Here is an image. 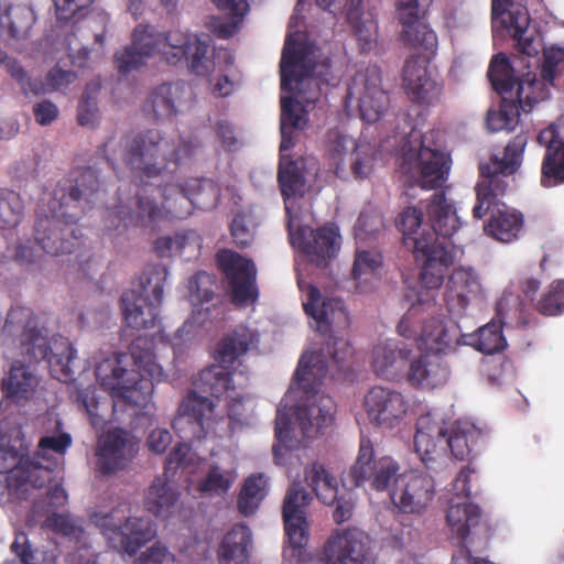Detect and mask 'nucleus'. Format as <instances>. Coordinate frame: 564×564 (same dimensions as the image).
<instances>
[{"label": "nucleus", "instance_id": "f257e3e1", "mask_svg": "<svg viewBox=\"0 0 564 564\" xmlns=\"http://www.w3.org/2000/svg\"><path fill=\"white\" fill-rule=\"evenodd\" d=\"M102 151L113 171L121 161L140 187L131 206L108 212L111 225L118 219L116 229L153 228L163 218L164 210L172 217L185 218L194 207L207 205L205 194L213 202L218 197V189L210 180L193 178L185 185L169 183L181 161L194 152L188 141L171 142L159 130L148 129L128 133L119 141L109 139Z\"/></svg>", "mask_w": 564, "mask_h": 564}, {"label": "nucleus", "instance_id": "f03ea898", "mask_svg": "<svg viewBox=\"0 0 564 564\" xmlns=\"http://www.w3.org/2000/svg\"><path fill=\"white\" fill-rule=\"evenodd\" d=\"M328 356L339 371L349 367L354 356V349L348 339L335 335L329 336L322 352H305L299 360L294 373V382L303 392L305 402L288 408L284 399L278 406L275 416L274 435L281 444L291 441L293 426L292 416L302 435L306 438L317 436L321 431L332 424L334 420V400L322 392L318 387L328 371L327 361L323 357Z\"/></svg>", "mask_w": 564, "mask_h": 564}, {"label": "nucleus", "instance_id": "7ed1b4c3", "mask_svg": "<svg viewBox=\"0 0 564 564\" xmlns=\"http://www.w3.org/2000/svg\"><path fill=\"white\" fill-rule=\"evenodd\" d=\"M101 183L91 167L73 178L59 181L47 202V210L39 206L34 225L35 245L47 254L73 253L82 245L76 221L98 200Z\"/></svg>", "mask_w": 564, "mask_h": 564}, {"label": "nucleus", "instance_id": "20e7f679", "mask_svg": "<svg viewBox=\"0 0 564 564\" xmlns=\"http://www.w3.org/2000/svg\"><path fill=\"white\" fill-rule=\"evenodd\" d=\"M159 55L170 65L185 63L191 74L209 77L215 70V50L206 34L180 30L158 32L151 25H138L132 43L115 54V63L121 75L145 65V59Z\"/></svg>", "mask_w": 564, "mask_h": 564}, {"label": "nucleus", "instance_id": "39448f33", "mask_svg": "<svg viewBox=\"0 0 564 564\" xmlns=\"http://www.w3.org/2000/svg\"><path fill=\"white\" fill-rule=\"evenodd\" d=\"M527 143V133L520 132L506 145L502 158L492 155L488 162L479 164L480 181L475 188L477 203L473 216L481 219L490 212L484 230L501 242L518 239L523 228V215L499 203L509 187L510 176L521 166Z\"/></svg>", "mask_w": 564, "mask_h": 564}, {"label": "nucleus", "instance_id": "423d86ee", "mask_svg": "<svg viewBox=\"0 0 564 564\" xmlns=\"http://www.w3.org/2000/svg\"><path fill=\"white\" fill-rule=\"evenodd\" d=\"M151 348L152 341L148 338H135L129 346L133 368H127V354H113L97 365V381L113 399L145 408L152 398L154 381L163 377Z\"/></svg>", "mask_w": 564, "mask_h": 564}, {"label": "nucleus", "instance_id": "0eeeda50", "mask_svg": "<svg viewBox=\"0 0 564 564\" xmlns=\"http://www.w3.org/2000/svg\"><path fill=\"white\" fill-rule=\"evenodd\" d=\"M395 226L403 236V243L413 252L421 285L429 291H437L455 260L453 243L440 241L425 229L419 232L423 226V212L415 206L403 208Z\"/></svg>", "mask_w": 564, "mask_h": 564}, {"label": "nucleus", "instance_id": "6e6552de", "mask_svg": "<svg viewBox=\"0 0 564 564\" xmlns=\"http://www.w3.org/2000/svg\"><path fill=\"white\" fill-rule=\"evenodd\" d=\"M4 329L17 336L21 355L29 362L45 360L52 377L67 382L73 378L72 362L76 350L67 339L54 343L51 347L47 336L40 327L39 318L29 307L18 306L7 315Z\"/></svg>", "mask_w": 564, "mask_h": 564}, {"label": "nucleus", "instance_id": "1a4fd4ad", "mask_svg": "<svg viewBox=\"0 0 564 564\" xmlns=\"http://www.w3.org/2000/svg\"><path fill=\"white\" fill-rule=\"evenodd\" d=\"M482 433L468 421H456L448 429L445 421L432 414H423L416 421L414 446L427 468L444 457L447 451L457 460L469 459L476 451Z\"/></svg>", "mask_w": 564, "mask_h": 564}, {"label": "nucleus", "instance_id": "9d476101", "mask_svg": "<svg viewBox=\"0 0 564 564\" xmlns=\"http://www.w3.org/2000/svg\"><path fill=\"white\" fill-rule=\"evenodd\" d=\"M258 343V333L245 325H237L232 330L225 334L215 350V359L218 364L199 371L194 380L196 390H192V392L197 395L198 392L208 393L219 399L227 392L234 391L232 373L228 369L236 361H240L251 348H256ZM199 397L202 395L199 394Z\"/></svg>", "mask_w": 564, "mask_h": 564}, {"label": "nucleus", "instance_id": "9b49d317", "mask_svg": "<svg viewBox=\"0 0 564 564\" xmlns=\"http://www.w3.org/2000/svg\"><path fill=\"white\" fill-rule=\"evenodd\" d=\"M451 155L445 151L440 130L420 135L417 147L408 141L402 149L399 167L404 175L415 180L425 189L442 187L451 170Z\"/></svg>", "mask_w": 564, "mask_h": 564}, {"label": "nucleus", "instance_id": "f8f14e48", "mask_svg": "<svg viewBox=\"0 0 564 564\" xmlns=\"http://www.w3.org/2000/svg\"><path fill=\"white\" fill-rule=\"evenodd\" d=\"M280 101L281 143L278 182L285 202V209L289 212L288 200L304 194L305 177L297 161L289 160L284 152L294 147L295 133L306 127L307 116L303 106L295 98L282 95Z\"/></svg>", "mask_w": 564, "mask_h": 564}, {"label": "nucleus", "instance_id": "ddd939ff", "mask_svg": "<svg viewBox=\"0 0 564 564\" xmlns=\"http://www.w3.org/2000/svg\"><path fill=\"white\" fill-rule=\"evenodd\" d=\"M216 404L207 397H199L195 392L187 393L177 409L172 426L178 436L188 442L200 441L206 437L215 419ZM189 452L186 442L177 443L165 459V471H175L185 463Z\"/></svg>", "mask_w": 564, "mask_h": 564}, {"label": "nucleus", "instance_id": "4468645a", "mask_svg": "<svg viewBox=\"0 0 564 564\" xmlns=\"http://www.w3.org/2000/svg\"><path fill=\"white\" fill-rule=\"evenodd\" d=\"M167 274L163 265H149L140 278V290H129L122 294L120 302L126 326L140 330L156 325Z\"/></svg>", "mask_w": 564, "mask_h": 564}, {"label": "nucleus", "instance_id": "2eb2a0df", "mask_svg": "<svg viewBox=\"0 0 564 564\" xmlns=\"http://www.w3.org/2000/svg\"><path fill=\"white\" fill-rule=\"evenodd\" d=\"M325 156L334 174L346 180L352 176L362 181L370 176L375 165V151L370 144L357 141L338 130L327 133Z\"/></svg>", "mask_w": 564, "mask_h": 564}, {"label": "nucleus", "instance_id": "dca6fc26", "mask_svg": "<svg viewBox=\"0 0 564 564\" xmlns=\"http://www.w3.org/2000/svg\"><path fill=\"white\" fill-rule=\"evenodd\" d=\"M345 107H356L360 119L367 123L379 121L388 112L390 97L382 87L381 69L377 65H368L351 77Z\"/></svg>", "mask_w": 564, "mask_h": 564}, {"label": "nucleus", "instance_id": "f3484780", "mask_svg": "<svg viewBox=\"0 0 564 564\" xmlns=\"http://www.w3.org/2000/svg\"><path fill=\"white\" fill-rule=\"evenodd\" d=\"M416 305H412L398 324V333L417 343L419 348L433 355L441 356L455 348L459 343V327L452 323L445 324L437 317L425 319L421 324L417 318Z\"/></svg>", "mask_w": 564, "mask_h": 564}, {"label": "nucleus", "instance_id": "a211bd4d", "mask_svg": "<svg viewBox=\"0 0 564 564\" xmlns=\"http://www.w3.org/2000/svg\"><path fill=\"white\" fill-rule=\"evenodd\" d=\"M400 466L391 457L375 458L370 440L361 438L358 456L348 471L350 484L355 487L368 484L376 491L387 490L391 482L395 486Z\"/></svg>", "mask_w": 564, "mask_h": 564}, {"label": "nucleus", "instance_id": "6ab92c4d", "mask_svg": "<svg viewBox=\"0 0 564 564\" xmlns=\"http://www.w3.org/2000/svg\"><path fill=\"white\" fill-rule=\"evenodd\" d=\"M433 0H399L397 12L403 30L401 39L411 50L434 55L437 50L436 33L421 19L424 18Z\"/></svg>", "mask_w": 564, "mask_h": 564}, {"label": "nucleus", "instance_id": "aec40b11", "mask_svg": "<svg viewBox=\"0 0 564 564\" xmlns=\"http://www.w3.org/2000/svg\"><path fill=\"white\" fill-rule=\"evenodd\" d=\"M435 496V481L423 473H404L390 491L393 506L403 514H423Z\"/></svg>", "mask_w": 564, "mask_h": 564}, {"label": "nucleus", "instance_id": "412c9836", "mask_svg": "<svg viewBox=\"0 0 564 564\" xmlns=\"http://www.w3.org/2000/svg\"><path fill=\"white\" fill-rule=\"evenodd\" d=\"M218 268L225 274L235 304L253 303L258 299L256 285L257 270L252 260L229 249L219 250L216 254Z\"/></svg>", "mask_w": 564, "mask_h": 564}, {"label": "nucleus", "instance_id": "4be33fe9", "mask_svg": "<svg viewBox=\"0 0 564 564\" xmlns=\"http://www.w3.org/2000/svg\"><path fill=\"white\" fill-rule=\"evenodd\" d=\"M306 484L312 488L317 499L326 506L336 505L333 520L337 524L349 521L355 511V496L347 492L338 496L337 479L321 463H313L304 471Z\"/></svg>", "mask_w": 564, "mask_h": 564}, {"label": "nucleus", "instance_id": "5701e85b", "mask_svg": "<svg viewBox=\"0 0 564 564\" xmlns=\"http://www.w3.org/2000/svg\"><path fill=\"white\" fill-rule=\"evenodd\" d=\"M497 314L501 319L498 322H490L480 327L474 338V347L484 354L491 355L500 351L507 345L506 338L502 335V324H507L506 319L516 318L517 326H528L530 321L525 313L523 302L511 294H503L497 303Z\"/></svg>", "mask_w": 564, "mask_h": 564}, {"label": "nucleus", "instance_id": "b1692460", "mask_svg": "<svg viewBox=\"0 0 564 564\" xmlns=\"http://www.w3.org/2000/svg\"><path fill=\"white\" fill-rule=\"evenodd\" d=\"M364 406L372 424L391 430L404 420L409 410V402L398 390L375 386L366 393Z\"/></svg>", "mask_w": 564, "mask_h": 564}, {"label": "nucleus", "instance_id": "393cba45", "mask_svg": "<svg viewBox=\"0 0 564 564\" xmlns=\"http://www.w3.org/2000/svg\"><path fill=\"white\" fill-rule=\"evenodd\" d=\"M369 545L370 536L359 528L335 529L324 544L325 564H364Z\"/></svg>", "mask_w": 564, "mask_h": 564}, {"label": "nucleus", "instance_id": "a878e982", "mask_svg": "<svg viewBox=\"0 0 564 564\" xmlns=\"http://www.w3.org/2000/svg\"><path fill=\"white\" fill-rule=\"evenodd\" d=\"M312 496L300 482H294L286 491L282 507V517L285 534L290 546L302 553L310 540L306 508L312 501Z\"/></svg>", "mask_w": 564, "mask_h": 564}, {"label": "nucleus", "instance_id": "bb28decb", "mask_svg": "<svg viewBox=\"0 0 564 564\" xmlns=\"http://www.w3.org/2000/svg\"><path fill=\"white\" fill-rule=\"evenodd\" d=\"M116 511L104 518V534L112 547L130 555L137 553L155 535V529L148 518L129 517L123 523L112 522Z\"/></svg>", "mask_w": 564, "mask_h": 564}, {"label": "nucleus", "instance_id": "cd10ccee", "mask_svg": "<svg viewBox=\"0 0 564 564\" xmlns=\"http://www.w3.org/2000/svg\"><path fill=\"white\" fill-rule=\"evenodd\" d=\"M290 236L292 245L300 248L317 267H326L339 250V235L334 226H323L315 230L302 226Z\"/></svg>", "mask_w": 564, "mask_h": 564}, {"label": "nucleus", "instance_id": "c85d7f7f", "mask_svg": "<svg viewBox=\"0 0 564 564\" xmlns=\"http://www.w3.org/2000/svg\"><path fill=\"white\" fill-rule=\"evenodd\" d=\"M313 73L314 65L306 46L288 37L280 62L281 91L291 93L295 88L300 89L305 83L313 82Z\"/></svg>", "mask_w": 564, "mask_h": 564}, {"label": "nucleus", "instance_id": "c756f323", "mask_svg": "<svg viewBox=\"0 0 564 564\" xmlns=\"http://www.w3.org/2000/svg\"><path fill=\"white\" fill-rule=\"evenodd\" d=\"M427 64L426 58L413 55L405 61L402 75L409 99L424 106L437 102L442 94V87L432 79Z\"/></svg>", "mask_w": 564, "mask_h": 564}, {"label": "nucleus", "instance_id": "7c9ffc66", "mask_svg": "<svg viewBox=\"0 0 564 564\" xmlns=\"http://www.w3.org/2000/svg\"><path fill=\"white\" fill-rule=\"evenodd\" d=\"M138 442L121 430L108 431L98 442V467L105 475L126 467L138 452Z\"/></svg>", "mask_w": 564, "mask_h": 564}, {"label": "nucleus", "instance_id": "2f4dec72", "mask_svg": "<svg viewBox=\"0 0 564 564\" xmlns=\"http://www.w3.org/2000/svg\"><path fill=\"white\" fill-rule=\"evenodd\" d=\"M491 13L494 18L508 14L507 28L512 31L520 53L528 57L535 56L539 48L532 35L528 34L531 18L527 9V0H492Z\"/></svg>", "mask_w": 564, "mask_h": 564}, {"label": "nucleus", "instance_id": "473e14b6", "mask_svg": "<svg viewBox=\"0 0 564 564\" xmlns=\"http://www.w3.org/2000/svg\"><path fill=\"white\" fill-rule=\"evenodd\" d=\"M426 215L431 229L426 234H433L440 241H448L462 226L454 202L444 192H436L427 199Z\"/></svg>", "mask_w": 564, "mask_h": 564}, {"label": "nucleus", "instance_id": "72a5a7b5", "mask_svg": "<svg viewBox=\"0 0 564 564\" xmlns=\"http://www.w3.org/2000/svg\"><path fill=\"white\" fill-rule=\"evenodd\" d=\"M306 296L303 308L316 322V328L319 333L327 334L334 324L348 323V313L340 299H326L319 306L321 292L313 284L306 285Z\"/></svg>", "mask_w": 564, "mask_h": 564}, {"label": "nucleus", "instance_id": "f704fd0d", "mask_svg": "<svg viewBox=\"0 0 564 564\" xmlns=\"http://www.w3.org/2000/svg\"><path fill=\"white\" fill-rule=\"evenodd\" d=\"M480 290L479 278L470 268H456L446 284L444 301L448 312L462 316L469 305L470 299Z\"/></svg>", "mask_w": 564, "mask_h": 564}, {"label": "nucleus", "instance_id": "c9c22d12", "mask_svg": "<svg viewBox=\"0 0 564 564\" xmlns=\"http://www.w3.org/2000/svg\"><path fill=\"white\" fill-rule=\"evenodd\" d=\"M184 94L183 83L159 85L148 95L143 104V112L158 122L170 120L177 115Z\"/></svg>", "mask_w": 564, "mask_h": 564}, {"label": "nucleus", "instance_id": "e433bc0d", "mask_svg": "<svg viewBox=\"0 0 564 564\" xmlns=\"http://www.w3.org/2000/svg\"><path fill=\"white\" fill-rule=\"evenodd\" d=\"M449 378V369L442 356L426 354L411 361L406 380L411 387L433 390L444 386Z\"/></svg>", "mask_w": 564, "mask_h": 564}, {"label": "nucleus", "instance_id": "4c0bfd02", "mask_svg": "<svg viewBox=\"0 0 564 564\" xmlns=\"http://www.w3.org/2000/svg\"><path fill=\"white\" fill-rule=\"evenodd\" d=\"M412 349L404 343L388 340L372 349V368L377 376L394 379L405 367Z\"/></svg>", "mask_w": 564, "mask_h": 564}, {"label": "nucleus", "instance_id": "58836bf2", "mask_svg": "<svg viewBox=\"0 0 564 564\" xmlns=\"http://www.w3.org/2000/svg\"><path fill=\"white\" fill-rule=\"evenodd\" d=\"M251 531L246 524L234 525L223 538L217 555L219 564H249Z\"/></svg>", "mask_w": 564, "mask_h": 564}, {"label": "nucleus", "instance_id": "ea45409f", "mask_svg": "<svg viewBox=\"0 0 564 564\" xmlns=\"http://www.w3.org/2000/svg\"><path fill=\"white\" fill-rule=\"evenodd\" d=\"M481 511L477 505L468 501L451 500L446 522L451 533L460 544L469 536L470 530L479 524Z\"/></svg>", "mask_w": 564, "mask_h": 564}, {"label": "nucleus", "instance_id": "a19ab883", "mask_svg": "<svg viewBox=\"0 0 564 564\" xmlns=\"http://www.w3.org/2000/svg\"><path fill=\"white\" fill-rule=\"evenodd\" d=\"M48 422L53 424V427H47L46 434L39 440L37 448L33 456L47 463L58 460L61 465L73 443V438L69 433L63 431L62 420L55 417L54 420L50 419Z\"/></svg>", "mask_w": 564, "mask_h": 564}, {"label": "nucleus", "instance_id": "79ce46f5", "mask_svg": "<svg viewBox=\"0 0 564 564\" xmlns=\"http://www.w3.org/2000/svg\"><path fill=\"white\" fill-rule=\"evenodd\" d=\"M180 494L170 485L167 474L158 476L150 485L145 498V509L155 517L167 518L173 513Z\"/></svg>", "mask_w": 564, "mask_h": 564}, {"label": "nucleus", "instance_id": "37998d69", "mask_svg": "<svg viewBox=\"0 0 564 564\" xmlns=\"http://www.w3.org/2000/svg\"><path fill=\"white\" fill-rule=\"evenodd\" d=\"M202 242V237L196 230H184L174 236L159 237L153 248L161 258L184 256L187 251L199 254Z\"/></svg>", "mask_w": 564, "mask_h": 564}, {"label": "nucleus", "instance_id": "c03bdc74", "mask_svg": "<svg viewBox=\"0 0 564 564\" xmlns=\"http://www.w3.org/2000/svg\"><path fill=\"white\" fill-rule=\"evenodd\" d=\"M37 383L36 377L24 365L15 362L8 377L2 379L1 390L8 399L29 400Z\"/></svg>", "mask_w": 564, "mask_h": 564}, {"label": "nucleus", "instance_id": "a18cd8bd", "mask_svg": "<svg viewBox=\"0 0 564 564\" xmlns=\"http://www.w3.org/2000/svg\"><path fill=\"white\" fill-rule=\"evenodd\" d=\"M347 20L354 29V34L359 43L362 52L370 51L377 42V22L370 17L361 12L358 2L347 0Z\"/></svg>", "mask_w": 564, "mask_h": 564}, {"label": "nucleus", "instance_id": "49530a36", "mask_svg": "<svg viewBox=\"0 0 564 564\" xmlns=\"http://www.w3.org/2000/svg\"><path fill=\"white\" fill-rule=\"evenodd\" d=\"M552 86L554 83L542 77L539 79L534 73L528 72L517 82L516 100L523 111H531L536 102L549 98Z\"/></svg>", "mask_w": 564, "mask_h": 564}, {"label": "nucleus", "instance_id": "de8ad7c7", "mask_svg": "<svg viewBox=\"0 0 564 564\" xmlns=\"http://www.w3.org/2000/svg\"><path fill=\"white\" fill-rule=\"evenodd\" d=\"M487 76L494 90L501 96H512V91L517 90V82L521 79L514 75L513 66L505 53L492 56Z\"/></svg>", "mask_w": 564, "mask_h": 564}, {"label": "nucleus", "instance_id": "09e8293b", "mask_svg": "<svg viewBox=\"0 0 564 564\" xmlns=\"http://www.w3.org/2000/svg\"><path fill=\"white\" fill-rule=\"evenodd\" d=\"M35 17L25 6L9 7L0 15V34L10 39H22L29 34Z\"/></svg>", "mask_w": 564, "mask_h": 564}, {"label": "nucleus", "instance_id": "8fccbe9b", "mask_svg": "<svg viewBox=\"0 0 564 564\" xmlns=\"http://www.w3.org/2000/svg\"><path fill=\"white\" fill-rule=\"evenodd\" d=\"M268 492V480L262 474L246 478L237 499V507L241 514H253Z\"/></svg>", "mask_w": 564, "mask_h": 564}, {"label": "nucleus", "instance_id": "3c124183", "mask_svg": "<svg viewBox=\"0 0 564 564\" xmlns=\"http://www.w3.org/2000/svg\"><path fill=\"white\" fill-rule=\"evenodd\" d=\"M520 105L508 96H501L498 109H490L486 116L487 128L491 132L513 131L520 121Z\"/></svg>", "mask_w": 564, "mask_h": 564}, {"label": "nucleus", "instance_id": "603ef678", "mask_svg": "<svg viewBox=\"0 0 564 564\" xmlns=\"http://www.w3.org/2000/svg\"><path fill=\"white\" fill-rule=\"evenodd\" d=\"M58 468V460L47 463L33 456L23 464V469L15 480L19 487L29 484L35 488H43L52 482L53 473Z\"/></svg>", "mask_w": 564, "mask_h": 564}, {"label": "nucleus", "instance_id": "864d4df0", "mask_svg": "<svg viewBox=\"0 0 564 564\" xmlns=\"http://www.w3.org/2000/svg\"><path fill=\"white\" fill-rule=\"evenodd\" d=\"M24 202L12 189L0 187V230L18 227L24 217Z\"/></svg>", "mask_w": 564, "mask_h": 564}, {"label": "nucleus", "instance_id": "5fc2aeb1", "mask_svg": "<svg viewBox=\"0 0 564 564\" xmlns=\"http://www.w3.org/2000/svg\"><path fill=\"white\" fill-rule=\"evenodd\" d=\"M382 267V256L372 250L358 251L351 270V276L356 281V286L365 291L362 284L370 283L380 272Z\"/></svg>", "mask_w": 564, "mask_h": 564}, {"label": "nucleus", "instance_id": "6e6d98bb", "mask_svg": "<svg viewBox=\"0 0 564 564\" xmlns=\"http://www.w3.org/2000/svg\"><path fill=\"white\" fill-rule=\"evenodd\" d=\"M216 7L225 11L229 20L226 22H221L215 25L216 34L221 39H228L232 36L240 23L242 22L243 17L247 14L249 10V4L247 0H215Z\"/></svg>", "mask_w": 564, "mask_h": 564}, {"label": "nucleus", "instance_id": "4d7b16f0", "mask_svg": "<svg viewBox=\"0 0 564 564\" xmlns=\"http://www.w3.org/2000/svg\"><path fill=\"white\" fill-rule=\"evenodd\" d=\"M564 183V143L545 151L541 167V184L551 187Z\"/></svg>", "mask_w": 564, "mask_h": 564}, {"label": "nucleus", "instance_id": "13d9d810", "mask_svg": "<svg viewBox=\"0 0 564 564\" xmlns=\"http://www.w3.org/2000/svg\"><path fill=\"white\" fill-rule=\"evenodd\" d=\"M533 306L544 316L562 314L564 312V280L553 281Z\"/></svg>", "mask_w": 564, "mask_h": 564}, {"label": "nucleus", "instance_id": "bf43d9fd", "mask_svg": "<svg viewBox=\"0 0 564 564\" xmlns=\"http://www.w3.org/2000/svg\"><path fill=\"white\" fill-rule=\"evenodd\" d=\"M100 85L90 83L86 86L77 108V122L82 127L93 128L96 126L99 111L97 105V94Z\"/></svg>", "mask_w": 564, "mask_h": 564}, {"label": "nucleus", "instance_id": "052dcab7", "mask_svg": "<svg viewBox=\"0 0 564 564\" xmlns=\"http://www.w3.org/2000/svg\"><path fill=\"white\" fill-rule=\"evenodd\" d=\"M188 289L192 302L204 305L215 297L217 278L214 274L199 271L189 280Z\"/></svg>", "mask_w": 564, "mask_h": 564}, {"label": "nucleus", "instance_id": "680f3d73", "mask_svg": "<svg viewBox=\"0 0 564 564\" xmlns=\"http://www.w3.org/2000/svg\"><path fill=\"white\" fill-rule=\"evenodd\" d=\"M234 475L230 471H225L217 465H212L206 477L198 485L200 492H214L218 495L226 494L232 482Z\"/></svg>", "mask_w": 564, "mask_h": 564}, {"label": "nucleus", "instance_id": "e2e57ef3", "mask_svg": "<svg viewBox=\"0 0 564 564\" xmlns=\"http://www.w3.org/2000/svg\"><path fill=\"white\" fill-rule=\"evenodd\" d=\"M564 70V50L560 47H551L544 51L543 62L540 75L549 83H554Z\"/></svg>", "mask_w": 564, "mask_h": 564}, {"label": "nucleus", "instance_id": "0e129e2a", "mask_svg": "<svg viewBox=\"0 0 564 564\" xmlns=\"http://www.w3.org/2000/svg\"><path fill=\"white\" fill-rule=\"evenodd\" d=\"M12 551L20 557L23 564H54L53 556H47L39 549L31 550L26 538L18 536L11 545Z\"/></svg>", "mask_w": 564, "mask_h": 564}, {"label": "nucleus", "instance_id": "69168bd1", "mask_svg": "<svg viewBox=\"0 0 564 564\" xmlns=\"http://www.w3.org/2000/svg\"><path fill=\"white\" fill-rule=\"evenodd\" d=\"M417 536L416 530L412 524L403 522V516L398 517L397 522L391 527L390 534L387 536V543L393 549H403Z\"/></svg>", "mask_w": 564, "mask_h": 564}, {"label": "nucleus", "instance_id": "338daca9", "mask_svg": "<svg viewBox=\"0 0 564 564\" xmlns=\"http://www.w3.org/2000/svg\"><path fill=\"white\" fill-rule=\"evenodd\" d=\"M22 469V457L19 451L0 444V474H10L9 481H12L19 477Z\"/></svg>", "mask_w": 564, "mask_h": 564}, {"label": "nucleus", "instance_id": "774afa93", "mask_svg": "<svg viewBox=\"0 0 564 564\" xmlns=\"http://www.w3.org/2000/svg\"><path fill=\"white\" fill-rule=\"evenodd\" d=\"M382 227L383 219L378 213L361 212L355 224V232L357 237L366 238L377 235Z\"/></svg>", "mask_w": 564, "mask_h": 564}]
</instances>
